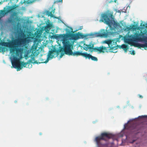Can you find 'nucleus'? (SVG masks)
Wrapping results in <instances>:
<instances>
[{
    "mask_svg": "<svg viewBox=\"0 0 147 147\" xmlns=\"http://www.w3.org/2000/svg\"><path fill=\"white\" fill-rule=\"evenodd\" d=\"M26 41V38H20L15 39L8 42H2L0 43V45L2 46L8 47L10 52L13 54L15 53L16 56L13 55V62L12 63L14 67L17 69L18 71H20L22 68V66L24 67H29L30 65H31L30 62L26 63L20 61V59L18 58L19 57L20 53L22 51L21 48H18V47L21 46L24 44Z\"/></svg>",
    "mask_w": 147,
    "mask_h": 147,
    "instance_id": "obj_1",
    "label": "nucleus"
},
{
    "mask_svg": "<svg viewBox=\"0 0 147 147\" xmlns=\"http://www.w3.org/2000/svg\"><path fill=\"white\" fill-rule=\"evenodd\" d=\"M67 28L65 30L66 31V34H64L63 35H62L63 38V50L65 54H66L65 50H68V47H67L68 46H66L70 45V50H72L71 48L73 47L72 44L67 38H69L70 40H75L79 39L80 38H82L83 36V34L79 32L77 34L74 33V32L73 31L72 28L67 26Z\"/></svg>",
    "mask_w": 147,
    "mask_h": 147,
    "instance_id": "obj_2",
    "label": "nucleus"
},
{
    "mask_svg": "<svg viewBox=\"0 0 147 147\" xmlns=\"http://www.w3.org/2000/svg\"><path fill=\"white\" fill-rule=\"evenodd\" d=\"M18 7V6L16 4L12 6H8L7 9L5 7L3 10H0V16L1 17H3L9 12L12 13L11 16L12 19H10L9 20V22L11 23H15V22H19L20 21V19L18 16V13L17 11H14Z\"/></svg>",
    "mask_w": 147,
    "mask_h": 147,
    "instance_id": "obj_3",
    "label": "nucleus"
},
{
    "mask_svg": "<svg viewBox=\"0 0 147 147\" xmlns=\"http://www.w3.org/2000/svg\"><path fill=\"white\" fill-rule=\"evenodd\" d=\"M68 46L67 47L69 50H65V53L66 55L73 56L81 55L85 57L86 59L88 58L89 59H91L92 60L94 61H98V59L96 57L93 56L91 55L88 54L87 53H82L79 51H76L73 53L72 50H70V45H68Z\"/></svg>",
    "mask_w": 147,
    "mask_h": 147,
    "instance_id": "obj_4",
    "label": "nucleus"
},
{
    "mask_svg": "<svg viewBox=\"0 0 147 147\" xmlns=\"http://www.w3.org/2000/svg\"><path fill=\"white\" fill-rule=\"evenodd\" d=\"M115 136L112 134L104 132L101 134L100 136L97 137L95 139V141L98 146L101 145H105L104 144L101 143V141L102 140H106L107 139L112 138L114 139Z\"/></svg>",
    "mask_w": 147,
    "mask_h": 147,
    "instance_id": "obj_5",
    "label": "nucleus"
},
{
    "mask_svg": "<svg viewBox=\"0 0 147 147\" xmlns=\"http://www.w3.org/2000/svg\"><path fill=\"white\" fill-rule=\"evenodd\" d=\"M84 49L87 51L88 49L90 50H92V51L95 52H98L100 53H104L106 50V48L105 46H102L99 47H94V45L91 43L88 45L84 43L83 45Z\"/></svg>",
    "mask_w": 147,
    "mask_h": 147,
    "instance_id": "obj_6",
    "label": "nucleus"
},
{
    "mask_svg": "<svg viewBox=\"0 0 147 147\" xmlns=\"http://www.w3.org/2000/svg\"><path fill=\"white\" fill-rule=\"evenodd\" d=\"M62 49L60 50H56L55 49L51 50L49 51V53L47 55V57L46 60L45 61H42L41 63H46L48 62L50 59H52L53 57L57 56L59 53L61 51Z\"/></svg>",
    "mask_w": 147,
    "mask_h": 147,
    "instance_id": "obj_7",
    "label": "nucleus"
},
{
    "mask_svg": "<svg viewBox=\"0 0 147 147\" xmlns=\"http://www.w3.org/2000/svg\"><path fill=\"white\" fill-rule=\"evenodd\" d=\"M145 38L144 33L141 31L140 33H135L132 37V40L134 42H140L144 41Z\"/></svg>",
    "mask_w": 147,
    "mask_h": 147,
    "instance_id": "obj_8",
    "label": "nucleus"
},
{
    "mask_svg": "<svg viewBox=\"0 0 147 147\" xmlns=\"http://www.w3.org/2000/svg\"><path fill=\"white\" fill-rule=\"evenodd\" d=\"M102 19V22L109 26L111 23L110 19H114L113 13H112L107 12L106 13L103 14Z\"/></svg>",
    "mask_w": 147,
    "mask_h": 147,
    "instance_id": "obj_9",
    "label": "nucleus"
},
{
    "mask_svg": "<svg viewBox=\"0 0 147 147\" xmlns=\"http://www.w3.org/2000/svg\"><path fill=\"white\" fill-rule=\"evenodd\" d=\"M118 41V40H111L110 42V45H109V47H106V50L105 51V52H107L108 51L107 49L110 48V50H113V49H117V42Z\"/></svg>",
    "mask_w": 147,
    "mask_h": 147,
    "instance_id": "obj_10",
    "label": "nucleus"
},
{
    "mask_svg": "<svg viewBox=\"0 0 147 147\" xmlns=\"http://www.w3.org/2000/svg\"><path fill=\"white\" fill-rule=\"evenodd\" d=\"M121 38V40H123L125 42L129 44V32L127 33L126 36H123L122 35H120L119 38Z\"/></svg>",
    "mask_w": 147,
    "mask_h": 147,
    "instance_id": "obj_11",
    "label": "nucleus"
},
{
    "mask_svg": "<svg viewBox=\"0 0 147 147\" xmlns=\"http://www.w3.org/2000/svg\"><path fill=\"white\" fill-rule=\"evenodd\" d=\"M134 46L136 47H138L140 48H141L147 47V43H146L145 44H142L138 43H135L134 44Z\"/></svg>",
    "mask_w": 147,
    "mask_h": 147,
    "instance_id": "obj_12",
    "label": "nucleus"
},
{
    "mask_svg": "<svg viewBox=\"0 0 147 147\" xmlns=\"http://www.w3.org/2000/svg\"><path fill=\"white\" fill-rule=\"evenodd\" d=\"M117 49L119 48L120 49H123L126 52L127 49V46L125 44H123L121 45H117Z\"/></svg>",
    "mask_w": 147,
    "mask_h": 147,
    "instance_id": "obj_13",
    "label": "nucleus"
},
{
    "mask_svg": "<svg viewBox=\"0 0 147 147\" xmlns=\"http://www.w3.org/2000/svg\"><path fill=\"white\" fill-rule=\"evenodd\" d=\"M37 50L36 47H32L30 51L34 55H38L37 53H36Z\"/></svg>",
    "mask_w": 147,
    "mask_h": 147,
    "instance_id": "obj_14",
    "label": "nucleus"
},
{
    "mask_svg": "<svg viewBox=\"0 0 147 147\" xmlns=\"http://www.w3.org/2000/svg\"><path fill=\"white\" fill-rule=\"evenodd\" d=\"M52 26V25L50 24H47L46 26L45 27L46 30H50Z\"/></svg>",
    "mask_w": 147,
    "mask_h": 147,
    "instance_id": "obj_15",
    "label": "nucleus"
},
{
    "mask_svg": "<svg viewBox=\"0 0 147 147\" xmlns=\"http://www.w3.org/2000/svg\"><path fill=\"white\" fill-rule=\"evenodd\" d=\"M107 36V33L105 32H104L103 33H99V34L98 35H97V36H101V37H102V36L106 37V36Z\"/></svg>",
    "mask_w": 147,
    "mask_h": 147,
    "instance_id": "obj_16",
    "label": "nucleus"
},
{
    "mask_svg": "<svg viewBox=\"0 0 147 147\" xmlns=\"http://www.w3.org/2000/svg\"><path fill=\"white\" fill-rule=\"evenodd\" d=\"M111 40H106L103 42V43L107 44L108 45V47L110 45V42Z\"/></svg>",
    "mask_w": 147,
    "mask_h": 147,
    "instance_id": "obj_17",
    "label": "nucleus"
},
{
    "mask_svg": "<svg viewBox=\"0 0 147 147\" xmlns=\"http://www.w3.org/2000/svg\"><path fill=\"white\" fill-rule=\"evenodd\" d=\"M130 27H131V28L133 30H135L137 28V26L136 25H133L132 26H130Z\"/></svg>",
    "mask_w": 147,
    "mask_h": 147,
    "instance_id": "obj_18",
    "label": "nucleus"
},
{
    "mask_svg": "<svg viewBox=\"0 0 147 147\" xmlns=\"http://www.w3.org/2000/svg\"><path fill=\"white\" fill-rule=\"evenodd\" d=\"M47 14L49 16H50L51 17H53V15L52 14V12L50 11H48L47 12Z\"/></svg>",
    "mask_w": 147,
    "mask_h": 147,
    "instance_id": "obj_19",
    "label": "nucleus"
},
{
    "mask_svg": "<svg viewBox=\"0 0 147 147\" xmlns=\"http://www.w3.org/2000/svg\"><path fill=\"white\" fill-rule=\"evenodd\" d=\"M129 123V121L127 122V124H126L124 125V129L125 130L127 129L128 128V127L127 126L128 124Z\"/></svg>",
    "mask_w": 147,
    "mask_h": 147,
    "instance_id": "obj_20",
    "label": "nucleus"
},
{
    "mask_svg": "<svg viewBox=\"0 0 147 147\" xmlns=\"http://www.w3.org/2000/svg\"><path fill=\"white\" fill-rule=\"evenodd\" d=\"M140 26L144 27L145 28H147V23H146L145 24H142V23L141 24Z\"/></svg>",
    "mask_w": 147,
    "mask_h": 147,
    "instance_id": "obj_21",
    "label": "nucleus"
},
{
    "mask_svg": "<svg viewBox=\"0 0 147 147\" xmlns=\"http://www.w3.org/2000/svg\"><path fill=\"white\" fill-rule=\"evenodd\" d=\"M131 55H134L135 54V51H133L131 53Z\"/></svg>",
    "mask_w": 147,
    "mask_h": 147,
    "instance_id": "obj_22",
    "label": "nucleus"
},
{
    "mask_svg": "<svg viewBox=\"0 0 147 147\" xmlns=\"http://www.w3.org/2000/svg\"><path fill=\"white\" fill-rule=\"evenodd\" d=\"M146 117V116H145L142 115V116H139L138 117L139 118H144V117Z\"/></svg>",
    "mask_w": 147,
    "mask_h": 147,
    "instance_id": "obj_23",
    "label": "nucleus"
},
{
    "mask_svg": "<svg viewBox=\"0 0 147 147\" xmlns=\"http://www.w3.org/2000/svg\"><path fill=\"white\" fill-rule=\"evenodd\" d=\"M64 55V53H61V55H60V57L61 58Z\"/></svg>",
    "mask_w": 147,
    "mask_h": 147,
    "instance_id": "obj_24",
    "label": "nucleus"
},
{
    "mask_svg": "<svg viewBox=\"0 0 147 147\" xmlns=\"http://www.w3.org/2000/svg\"><path fill=\"white\" fill-rule=\"evenodd\" d=\"M117 0H111V1L109 2V3H111V2H116V1Z\"/></svg>",
    "mask_w": 147,
    "mask_h": 147,
    "instance_id": "obj_25",
    "label": "nucleus"
},
{
    "mask_svg": "<svg viewBox=\"0 0 147 147\" xmlns=\"http://www.w3.org/2000/svg\"><path fill=\"white\" fill-rule=\"evenodd\" d=\"M115 25L116 26H118V25H119V24L118 23H115Z\"/></svg>",
    "mask_w": 147,
    "mask_h": 147,
    "instance_id": "obj_26",
    "label": "nucleus"
},
{
    "mask_svg": "<svg viewBox=\"0 0 147 147\" xmlns=\"http://www.w3.org/2000/svg\"><path fill=\"white\" fill-rule=\"evenodd\" d=\"M36 37L37 38H38L40 36V35H39L38 34H36Z\"/></svg>",
    "mask_w": 147,
    "mask_h": 147,
    "instance_id": "obj_27",
    "label": "nucleus"
},
{
    "mask_svg": "<svg viewBox=\"0 0 147 147\" xmlns=\"http://www.w3.org/2000/svg\"><path fill=\"white\" fill-rule=\"evenodd\" d=\"M139 97L140 98H143V96H142L141 95H139Z\"/></svg>",
    "mask_w": 147,
    "mask_h": 147,
    "instance_id": "obj_28",
    "label": "nucleus"
},
{
    "mask_svg": "<svg viewBox=\"0 0 147 147\" xmlns=\"http://www.w3.org/2000/svg\"><path fill=\"white\" fill-rule=\"evenodd\" d=\"M82 28V26H81L80 27V28L79 29L81 30Z\"/></svg>",
    "mask_w": 147,
    "mask_h": 147,
    "instance_id": "obj_29",
    "label": "nucleus"
},
{
    "mask_svg": "<svg viewBox=\"0 0 147 147\" xmlns=\"http://www.w3.org/2000/svg\"><path fill=\"white\" fill-rule=\"evenodd\" d=\"M3 3V2H0V5H1V4H2Z\"/></svg>",
    "mask_w": 147,
    "mask_h": 147,
    "instance_id": "obj_30",
    "label": "nucleus"
},
{
    "mask_svg": "<svg viewBox=\"0 0 147 147\" xmlns=\"http://www.w3.org/2000/svg\"><path fill=\"white\" fill-rule=\"evenodd\" d=\"M127 29L128 30H129V27L127 26Z\"/></svg>",
    "mask_w": 147,
    "mask_h": 147,
    "instance_id": "obj_31",
    "label": "nucleus"
},
{
    "mask_svg": "<svg viewBox=\"0 0 147 147\" xmlns=\"http://www.w3.org/2000/svg\"><path fill=\"white\" fill-rule=\"evenodd\" d=\"M35 63H37V61H35Z\"/></svg>",
    "mask_w": 147,
    "mask_h": 147,
    "instance_id": "obj_32",
    "label": "nucleus"
},
{
    "mask_svg": "<svg viewBox=\"0 0 147 147\" xmlns=\"http://www.w3.org/2000/svg\"><path fill=\"white\" fill-rule=\"evenodd\" d=\"M42 134L41 133H40V135H42Z\"/></svg>",
    "mask_w": 147,
    "mask_h": 147,
    "instance_id": "obj_33",
    "label": "nucleus"
},
{
    "mask_svg": "<svg viewBox=\"0 0 147 147\" xmlns=\"http://www.w3.org/2000/svg\"><path fill=\"white\" fill-rule=\"evenodd\" d=\"M94 35H93L92 36L93 37H94Z\"/></svg>",
    "mask_w": 147,
    "mask_h": 147,
    "instance_id": "obj_34",
    "label": "nucleus"
},
{
    "mask_svg": "<svg viewBox=\"0 0 147 147\" xmlns=\"http://www.w3.org/2000/svg\"><path fill=\"white\" fill-rule=\"evenodd\" d=\"M15 102L16 103V102H17V101H15Z\"/></svg>",
    "mask_w": 147,
    "mask_h": 147,
    "instance_id": "obj_35",
    "label": "nucleus"
},
{
    "mask_svg": "<svg viewBox=\"0 0 147 147\" xmlns=\"http://www.w3.org/2000/svg\"><path fill=\"white\" fill-rule=\"evenodd\" d=\"M23 34L24 36H25V35L24 33Z\"/></svg>",
    "mask_w": 147,
    "mask_h": 147,
    "instance_id": "obj_36",
    "label": "nucleus"
},
{
    "mask_svg": "<svg viewBox=\"0 0 147 147\" xmlns=\"http://www.w3.org/2000/svg\"><path fill=\"white\" fill-rule=\"evenodd\" d=\"M129 45H130L131 44L130 42H129Z\"/></svg>",
    "mask_w": 147,
    "mask_h": 147,
    "instance_id": "obj_37",
    "label": "nucleus"
},
{
    "mask_svg": "<svg viewBox=\"0 0 147 147\" xmlns=\"http://www.w3.org/2000/svg\"><path fill=\"white\" fill-rule=\"evenodd\" d=\"M131 37V36H129V38L130 37Z\"/></svg>",
    "mask_w": 147,
    "mask_h": 147,
    "instance_id": "obj_38",
    "label": "nucleus"
},
{
    "mask_svg": "<svg viewBox=\"0 0 147 147\" xmlns=\"http://www.w3.org/2000/svg\"><path fill=\"white\" fill-rule=\"evenodd\" d=\"M129 41H130V39L129 38Z\"/></svg>",
    "mask_w": 147,
    "mask_h": 147,
    "instance_id": "obj_39",
    "label": "nucleus"
},
{
    "mask_svg": "<svg viewBox=\"0 0 147 147\" xmlns=\"http://www.w3.org/2000/svg\"><path fill=\"white\" fill-rule=\"evenodd\" d=\"M130 28H129V30H130Z\"/></svg>",
    "mask_w": 147,
    "mask_h": 147,
    "instance_id": "obj_40",
    "label": "nucleus"
},
{
    "mask_svg": "<svg viewBox=\"0 0 147 147\" xmlns=\"http://www.w3.org/2000/svg\"><path fill=\"white\" fill-rule=\"evenodd\" d=\"M17 1H18V0H17Z\"/></svg>",
    "mask_w": 147,
    "mask_h": 147,
    "instance_id": "obj_41",
    "label": "nucleus"
}]
</instances>
